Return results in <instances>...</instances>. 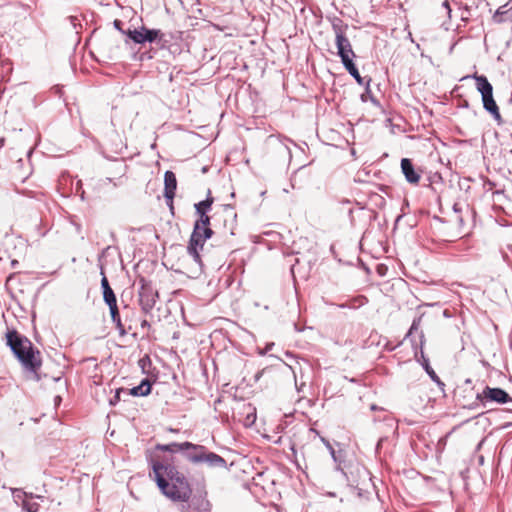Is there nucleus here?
Returning <instances> with one entry per match:
<instances>
[{
  "instance_id": "f257e3e1",
  "label": "nucleus",
  "mask_w": 512,
  "mask_h": 512,
  "mask_svg": "<svg viewBox=\"0 0 512 512\" xmlns=\"http://www.w3.org/2000/svg\"><path fill=\"white\" fill-rule=\"evenodd\" d=\"M151 468L149 477L159 491L173 502H188L193 494L188 478L174 464L173 457L160 456L155 453L147 454Z\"/></svg>"
},
{
  "instance_id": "f03ea898",
  "label": "nucleus",
  "mask_w": 512,
  "mask_h": 512,
  "mask_svg": "<svg viewBox=\"0 0 512 512\" xmlns=\"http://www.w3.org/2000/svg\"><path fill=\"white\" fill-rule=\"evenodd\" d=\"M6 343L26 370L37 373L41 367L40 352L27 337L16 330H8Z\"/></svg>"
},
{
  "instance_id": "7ed1b4c3",
  "label": "nucleus",
  "mask_w": 512,
  "mask_h": 512,
  "mask_svg": "<svg viewBox=\"0 0 512 512\" xmlns=\"http://www.w3.org/2000/svg\"><path fill=\"white\" fill-rule=\"evenodd\" d=\"M212 224L214 233H219L222 236L235 235L237 228V214L231 208H223L216 211L212 216Z\"/></svg>"
},
{
  "instance_id": "20e7f679",
  "label": "nucleus",
  "mask_w": 512,
  "mask_h": 512,
  "mask_svg": "<svg viewBox=\"0 0 512 512\" xmlns=\"http://www.w3.org/2000/svg\"><path fill=\"white\" fill-rule=\"evenodd\" d=\"M213 234L214 231L212 227H201L199 224H194L193 232L187 246V253L196 263H201L199 251L203 249L205 241L211 238Z\"/></svg>"
},
{
  "instance_id": "39448f33",
  "label": "nucleus",
  "mask_w": 512,
  "mask_h": 512,
  "mask_svg": "<svg viewBox=\"0 0 512 512\" xmlns=\"http://www.w3.org/2000/svg\"><path fill=\"white\" fill-rule=\"evenodd\" d=\"M333 30L335 33V42L338 50V55L341 58L343 65L346 62H352L355 57V53L352 49L350 40L346 36L347 25H343L341 21L333 23Z\"/></svg>"
},
{
  "instance_id": "423d86ee",
  "label": "nucleus",
  "mask_w": 512,
  "mask_h": 512,
  "mask_svg": "<svg viewBox=\"0 0 512 512\" xmlns=\"http://www.w3.org/2000/svg\"><path fill=\"white\" fill-rule=\"evenodd\" d=\"M187 458L192 463L205 462L210 467L225 468L226 460L220 455L210 452L206 447L195 444L193 452L187 454Z\"/></svg>"
},
{
  "instance_id": "0eeeda50",
  "label": "nucleus",
  "mask_w": 512,
  "mask_h": 512,
  "mask_svg": "<svg viewBox=\"0 0 512 512\" xmlns=\"http://www.w3.org/2000/svg\"><path fill=\"white\" fill-rule=\"evenodd\" d=\"M139 303L145 313H149L155 306L159 297L158 292L153 288L152 284L145 278L139 279Z\"/></svg>"
},
{
  "instance_id": "6e6552de",
  "label": "nucleus",
  "mask_w": 512,
  "mask_h": 512,
  "mask_svg": "<svg viewBox=\"0 0 512 512\" xmlns=\"http://www.w3.org/2000/svg\"><path fill=\"white\" fill-rule=\"evenodd\" d=\"M476 399L481 403L486 402H496L499 404H504L512 401L509 394L501 388H491L489 386L485 387L481 393H478Z\"/></svg>"
},
{
  "instance_id": "1a4fd4ad",
  "label": "nucleus",
  "mask_w": 512,
  "mask_h": 512,
  "mask_svg": "<svg viewBox=\"0 0 512 512\" xmlns=\"http://www.w3.org/2000/svg\"><path fill=\"white\" fill-rule=\"evenodd\" d=\"M401 171L408 183L412 185L419 184L422 178V170L416 168L411 159L403 158L401 160Z\"/></svg>"
},
{
  "instance_id": "9d476101",
  "label": "nucleus",
  "mask_w": 512,
  "mask_h": 512,
  "mask_svg": "<svg viewBox=\"0 0 512 512\" xmlns=\"http://www.w3.org/2000/svg\"><path fill=\"white\" fill-rule=\"evenodd\" d=\"M213 203V198H207L206 200L200 201L195 204L196 213L199 218L195 224H199L201 227H211L210 220L212 218L207 214Z\"/></svg>"
},
{
  "instance_id": "9b49d317",
  "label": "nucleus",
  "mask_w": 512,
  "mask_h": 512,
  "mask_svg": "<svg viewBox=\"0 0 512 512\" xmlns=\"http://www.w3.org/2000/svg\"><path fill=\"white\" fill-rule=\"evenodd\" d=\"M177 189V179L172 171H166L164 175V197L168 205L173 209V199Z\"/></svg>"
},
{
  "instance_id": "f8f14e48",
  "label": "nucleus",
  "mask_w": 512,
  "mask_h": 512,
  "mask_svg": "<svg viewBox=\"0 0 512 512\" xmlns=\"http://www.w3.org/2000/svg\"><path fill=\"white\" fill-rule=\"evenodd\" d=\"M474 79L476 81L477 90L482 95V102L484 104L485 101H488L491 98H493V87L489 83L488 79L485 76H483V75H476L475 74L474 75Z\"/></svg>"
},
{
  "instance_id": "ddd939ff",
  "label": "nucleus",
  "mask_w": 512,
  "mask_h": 512,
  "mask_svg": "<svg viewBox=\"0 0 512 512\" xmlns=\"http://www.w3.org/2000/svg\"><path fill=\"white\" fill-rule=\"evenodd\" d=\"M195 444L191 442H183V443H170V444H157L155 446L156 451L162 452H170L176 453L178 451L192 450L194 449Z\"/></svg>"
},
{
  "instance_id": "4468645a",
  "label": "nucleus",
  "mask_w": 512,
  "mask_h": 512,
  "mask_svg": "<svg viewBox=\"0 0 512 512\" xmlns=\"http://www.w3.org/2000/svg\"><path fill=\"white\" fill-rule=\"evenodd\" d=\"M108 306H109L110 315H111V319H112L113 323H115L116 328L119 331V334L121 336H124L126 334V330H125L124 325H123V323L121 321V317H120L119 309H118V306H117V302L108 304Z\"/></svg>"
},
{
  "instance_id": "2eb2a0df",
  "label": "nucleus",
  "mask_w": 512,
  "mask_h": 512,
  "mask_svg": "<svg viewBox=\"0 0 512 512\" xmlns=\"http://www.w3.org/2000/svg\"><path fill=\"white\" fill-rule=\"evenodd\" d=\"M43 498L40 496H25L22 507L27 512H38L40 508L39 500H42Z\"/></svg>"
},
{
  "instance_id": "dca6fc26",
  "label": "nucleus",
  "mask_w": 512,
  "mask_h": 512,
  "mask_svg": "<svg viewBox=\"0 0 512 512\" xmlns=\"http://www.w3.org/2000/svg\"><path fill=\"white\" fill-rule=\"evenodd\" d=\"M101 286L103 288V299L105 303L111 304L117 302L116 296L112 290V288L109 285V282L105 276H103L101 280Z\"/></svg>"
},
{
  "instance_id": "f3484780",
  "label": "nucleus",
  "mask_w": 512,
  "mask_h": 512,
  "mask_svg": "<svg viewBox=\"0 0 512 512\" xmlns=\"http://www.w3.org/2000/svg\"><path fill=\"white\" fill-rule=\"evenodd\" d=\"M151 392V384L148 379H144L140 385L129 390L132 396H147Z\"/></svg>"
},
{
  "instance_id": "a211bd4d",
  "label": "nucleus",
  "mask_w": 512,
  "mask_h": 512,
  "mask_svg": "<svg viewBox=\"0 0 512 512\" xmlns=\"http://www.w3.org/2000/svg\"><path fill=\"white\" fill-rule=\"evenodd\" d=\"M483 107L494 117L495 120L498 122L501 121V114L499 112V108L494 100V98H491L488 101H485L483 104Z\"/></svg>"
},
{
  "instance_id": "6ab92c4d",
  "label": "nucleus",
  "mask_w": 512,
  "mask_h": 512,
  "mask_svg": "<svg viewBox=\"0 0 512 512\" xmlns=\"http://www.w3.org/2000/svg\"><path fill=\"white\" fill-rule=\"evenodd\" d=\"M122 32L124 34H126L135 43L142 44V43L145 42V37L143 35V33H144V26L141 27L140 30L134 29V30H128V31H122Z\"/></svg>"
},
{
  "instance_id": "aec40b11",
  "label": "nucleus",
  "mask_w": 512,
  "mask_h": 512,
  "mask_svg": "<svg viewBox=\"0 0 512 512\" xmlns=\"http://www.w3.org/2000/svg\"><path fill=\"white\" fill-rule=\"evenodd\" d=\"M144 37H145V42H153L155 41L158 37H160L162 34H161V31L160 30H155V29H147L146 27H144V33H143Z\"/></svg>"
},
{
  "instance_id": "412c9836",
  "label": "nucleus",
  "mask_w": 512,
  "mask_h": 512,
  "mask_svg": "<svg viewBox=\"0 0 512 512\" xmlns=\"http://www.w3.org/2000/svg\"><path fill=\"white\" fill-rule=\"evenodd\" d=\"M347 63L344 64V67L346 68V70L357 80V82L359 84L362 83V80H361V76L359 74V71L358 69L356 68L355 64L352 62H348L346 60Z\"/></svg>"
},
{
  "instance_id": "4be33fe9",
  "label": "nucleus",
  "mask_w": 512,
  "mask_h": 512,
  "mask_svg": "<svg viewBox=\"0 0 512 512\" xmlns=\"http://www.w3.org/2000/svg\"><path fill=\"white\" fill-rule=\"evenodd\" d=\"M425 370L430 376V378L438 385L441 390H444L445 384L440 380L435 371L429 366V364L425 365Z\"/></svg>"
},
{
  "instance_id": "5701e85b",
  "label": "nucleus",
  "mask_w": 512,
  "mask_h": 512,
  "mask_svg": "<svg viewBox=\"0 0 512 512\" xmlns=\"http://www.w3.org/2000/svg\"><path fill=\"white\" fill-rule=\"evenodd\" d=\"M368 302L365 296H358L349 301V303L343 305V307L356 308L360 307Z\"/></svg>"
},
{
  "instance_id": "b1692460",
  "label": "nucleus",
  "mask_w": 512,
  "mask_h": 512,
  "mask_svg": "<svg viewBox=\"0 0 512 512\" xmlns=\"http://www.w3.org/2000/svg\"><path fill=\"white\" fill-rule=\"evenodd\" d=\"M124 391L123 388H119L116 390L115 396L110 400L111 405H116L120 401V393Z\"/></svg>"
},
{
  "instance_id": "393cba45",
  "label": "nucleus",
  "mask_w": 512,
  "mask_h": 512,
  "mask_svg": "<svg viewBox=\"0 0 512 512\" xmlns=\"http://www.w3.org/2000/svg\"><path fill=\"white\" fill-rule=\"evenodd\" d=\"M442 7L446 10V14L447 16L450 18V13H451V8H450V3L448 0H445L443 3H442Z\"/></svg>"
},
{
  "instance_id": "a878e982",
  "label": "nucleus",
  "mask_w": 512,
  "mask_h": 512,
  "mask_svg": "<svg viewBox=\"0 0 512 512\" xmlns=\"http://www.w3.org/2000/svg\"><path fill=\"white\" fill-rule=\"evenodd\" d=\"M141 326H142L143 328H145V327H146V328H150V323H149L147 320H143V321L141 322Z\"/></svg>"
},
{
  "instance_id": "bb28decb",
  "label": "nucleus",
  "mask_w": 512,
  "mask_h": 512,
  "mask_svg": "<svg viewBox=\"0 0 512 512\" xmlns=\"http://www.w3.org/2000/svg\"><path fill=\"white\" fill-rule=\"evenodd\" d=\"M120 24H121V21H119V20H115V22H114L115 27H116L117 29H119L120 31H122V30H121V28H120Z\"/></svg>"
},
{
  "instance_id": "cd10ccee",
  "label": "nucleus",
  "mask_w": 512,
  "mask_h": 512,
  "mask_svg": "<svg viewBox=\"0 0 512 512\" xmlns=\"http://www.w3.org/2000/svg\"><path fill=\"white\" fill-rule=\"evenodd\" d=\"M414 329H415V324H413V325L411 326V328H410V330H409V334H411V333H412V331H413Z\"/></svg>"
},
{
  "instance_id": "c85d7f7f",
  "label": "nucleus",
  "mask_w": 512,
  "mask_h": 512,
  "mask_svg": "<svg viewBox=\"0 0 512 512\" xmlns=\"http://www.w3.org/2000/svg\"><path fill=\"white\" fill-rule=\"evenodd\" d=\"M183 268H185V267H184V265H179V266L177 267V270H182Z\"/></svg>"
}]
</instances>
